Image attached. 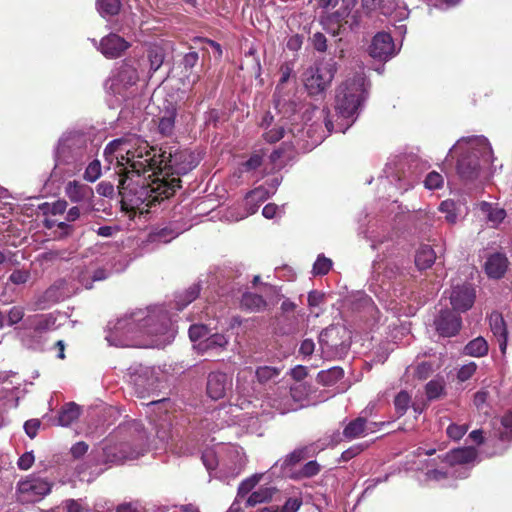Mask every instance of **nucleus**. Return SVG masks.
Returning <instances> with one entry per match:
<instances>
[{
    "label": "nucleus",
    "instance_id": "1",
    "mask_svg": "<svg viewBox=\"0 0 512 512\" xmlns=\"http://www.w3.org/2000/svg\"><path fill=\"white\" fill-rule=\"evenodd\" d=\"M103 156L118 169L122 202L141 211L142 205L148 207L167 199L180 187L179 178L166 176L185 175L199 163L198 156L191 151L160 152L136 135L110 141Z\"/></svg>",
    "mask_w": 512,
    "mask_h": 512
},
{
    "label": "nucleus",
    "instance_id": "2",
    "mask_svg": "<svg viewBox=\"0 0 512 512\" xmlns=\"http://www.w3.org/2000/svg\"><path fill=\"white\" fill-rule=\"evenodd\" d=\"M175 329L163 308L138 310L109 323L106 340L116 347H165L175 337Z\"/></svg>",
    "mask_w": 512,
    "mask_h": 512
},
{
    "label": "nucleus",
    "instance_id": "3",
    "mask_svg": "<svg viewBox=\"0 0 512 512\" xmlns=\"http://www.w3.org/2000/svg\"><path fill=\"white\" fill-rule=\"evenodd\" d=\"M369 83L363 72L348 77L337 89L335 99V121L326 118L325 126L329 133L346 130L356 121L359 111L367 98Z\"/></svg>",
    "mask_w": 512,
    "mask_h": 512
},
{
    "label": "nucleus",
    "instance_id": "4",
    "mask_svg": "<svg viewBox=\"0 0 512 512\" xmlns=\"http://www.w3.org/2000/svg\"><path fill=\"white\" fill-rule=\"evenodd\" d=\"M461 152L457 172L465 182L477 179L485 165L493 162V151L488 140L483 136L461 138L450 149Z\"/></svg>",
    "mask_w": 512,
    "mask_h": 512
},
{
    "label": "nucleus",
    "instance_id": "5",
    "mask_svg": "<svg viewBox=\"0 0 512 512\" xmlns=\"http://www.w3.org/2000/svg\"><path fill=\"white\" fill-rule=\"evenodd\" d=\"M90 158L87 137L78 132L64 134L55 153V169L66 175H74Z\"/></svg>",
    "mask_w": 512,
    "mask_h": 512
},
{
    "label": "nucleus",
    "instance_id": "6",
    "mask_svg": "<svg viewBox=\"0 0 512 512\" xmlns=\"http://www.w3.org/2000/svg\"><path fill=\"white\" fill-rule=\"evenodd\" d=\"M336 70V63L333 60L309 67L303 74V82L308 93L317 95L323 92L331 84Z\"/></svg>",
    "mask_w": 512,
    "mask_h": 512
},
{
    "label": "nucleus",
    "instance_id": "7",
    "mask_svg": "<svg viewBox=\"0 0 512 512\" xmlns=\"http://www.w3.org/2000/svg\"><path fill=\"white\" fill-rule=\"evenodd\" d=\"M319 343L324 353L333 357H342L350 347L349 331L345 327L331 326L321 332Z\"/></svg>",
    "mask_w": 512,
    "mask_h": 512
},
{
    "label": "nucleus",
    "instance_id": "8",
    "mask_svg": "<svg viewBox=\"0 0 512 512\" xmlns=\"http://www.w3.org/2000/svg\"><path fill=\"white\" fill-rule=\"evenodd\" d=\"M137 80V70L128 64H123L113 72L112 76L106 82V88L114 95L126 99L132 95V88Z\"/></svg>",
    "mask_w": 512,
    "mask_h": 512
},
{
    "label": "nucleus",
    "instance_id": "9",
    "mask_svg": "<svg viewBox=\"0 0 512 512\" xmlns=\"http://www.w3.org/2000/svg\"><path fill=\"white\" fill-rule=\"evenodd\" d=\"M477 456V452L474 448H460L455 449L452 452L446 454L444 457L437 456L436 458L431 459V468L427 467L426 476L430 480H441L445 478L446 472L441 469L434 468L437 461L439 460L441 463H449L450 465L469 463L473 461Z\"/></svg>",
    "mask_w": 512,
    "mask_h": 512
},
{
    "label": "nucleus",
    "instance_id": "10",
    "mask_svg": "<svg viewBox=\"0 0 512 512\" xmlns=\"http://www.w3.org/2000/svg\"><path fill=\"white\" fill-rule=\"evenodd\" d=\"M130 382L135 393L144 398L158 389V371L154 367L139 365L131 372Z\"/></svg>",
    "mask_w": 512,
    "mask_h": 512
},
{
    "label": "nucleus",
    "instance_id": "11",
    "mask_svg": "<svg viewBox=\"0 0 512 512\" xmlns=\"http://www.w3.org/2000/svg\"><path fill=\"white\" fill-rule=\"evenodd\" d=\"M310 393V386L305 382L296 381L288 392H285L280 399H272L271 406L280 414H285L289 411L298 408L297 403L306 399Z\"/></svg>",
    "mask_w": 512,
    "mask_h": 512
},
{
    "label": "nucleus",
    "instance_id": "12",
    "mask_svg": "<svg viewBox=\"0 0 512 512\" xmlns=\"http://www.w3.org/2000/svg\"><path fill=\"white\" fill-rule=\"evenodd\" d=\"M52 484L38 477H27L17 485L19 499L23 502H36L50 493Z\"/></svg>",
    "mask_w": 512,
    "mask_h": 512
},
{
    "label": "nucleus",
    "instance_id": "13",
    "mask_svg": "<svg viewBox=\"0 0 512 512\" xmlns=\"http://www.w3.org/2000/svg\"><path fill=\"white\" fill-rule=\"evenodd\" d=\"M146 450L147 445L145 443L141 444L137 449H132L128 443L105 445L103 448L105 462L113 464L134 460L143 455Z\"/></svg>",
    "mask_w": 512,
    "mask_h": 512
},
{
    "label": "nucleus",
    "instance_id": "14",
    "mask_svg": "<svg viewBox=\"0 0 512 512\" xmlns=\"http://www.w3.org/2000/svg\"><path fill=\"white\" fill-rule=\"evenodd\" d=\"M437 333L442 337H453L461 329V317L449 309L441 310L434 320Z\"/></svg>",
    "mask_w": 512,
    "mask_h": 512
},
{
    "label": "nucleus",
    "instance_id": "15",
    "mask_svg": "<svg viewBox=\"0 0 512 512\" xmlns=\"http://www.w3.org/2000/svg\"><path fill=\"white\" fill-rule=\"evenodd\" d=\"M304 132L300 127L290 129L285 132L282 126L274 127L263 134V137L268 143H275L282 138H286L285 145L291 148L301 149L304 145L301 143Z\"/></svg>",
    "mask_w": 512,
    "mask_h": 512
},
{
    "label": "nucleus",
    "instance_id": "16",
    "mask_svg": "<svg viewBox=\"0 0 512 512\" xmlns=\"http://www.w3.org/2000/svg\"><path fill=\"white\" fill-rule=\"evenodd\" d=\"M396 53L393 39L389 33H377L369 47V54L378 60H388Z\"/></svg>",
    "mask_w": 512,
    "mask_h": 512
},
{
    "label": "nucleus",
    "instance_id": "17",
    "mask_svg": "<svg viewBox=\"0 0 512 512\" xmlns=\"http://www.w3.org/2000/svg\"><path fill=\"white\" fill-rule=\"evenodd\" d=\"M232 389V378L222 372H212L207 380V394L210 398L218 400L224 398Z\"/></svg>",
    "mask_w": 512,
    "mask_h": 512
},
{
    "label": "nucleus",
    "instance_id": "18",
    "mask_svg": "<svg viewBox=\"0 0 512 512\" xmlns=\"http://www.w3.org/2000/svg\"><path fill=\"white\" fill-rule=\"evenodd\" d=\"M475 300V292L470 285H456L450 294V304L455 311L464 312L469 310Z\"/></svg>",
    "mask_w": 512,
    "mask_h": 512
},
{
    "label": "nucleus",
    "instance_id": "19",
    "mask_svg": "<svg viewBox=\"0 0 512 512\" xmlns=\"http://www.w3.org/2000/svg\"><path fill=\"white\" fill-rule=\"evenodd\" d=\"M243 405H244V402L241 404L221 407V408L216 409L213 412H211L209 419L220 420V423L215 424V426L212 427L211 430H215V428L221 429L225 425L236 424V423H239L240 421H242L244 414H238L236 412L239 409H241V410L244 409L245 407Z\"/></svg>",
    "mask_w": 512,
    "mask_h": 512
},
{
    "label": "nucleus",
    "instance_id": "20",
    "mask_svg": "<svg viewBox=\"0 0 512 512\" xmlns=\"http://www.w3.org/2000/svg\"><path fill=\"white\" fill-rule=\"evenodd\" d=\"M129 43L121 36L111 33L102 38L99 44L100 52L107 58H117L127 50Z\"/></svg>",
    "mask_w": 512,
    "mask_h": 512
},
{
    "label": "nucleus",
    "instance_id": "21",
    "mask_svg": "<svg viewBox=\"0 0 512 512\" xmlns=\"http://www.w3.org/2000/svg\"><path fill=\"white\" fill-rule=\"evenodd\" d=\"M65 195L68 199L77 204L87 205L89 207L94 195L93 189L78 181H70L65 187Z\"/></svg>",
    "mask_w": 512,
    "mask_h": 512
},
{
    "label": "nucleus",
    "instance_id": "22",
    "mask_svg": "<svg viewBox=\"0 0 512 512\" xmlns=\"http://www.w3.org/2000/svg\"><path fill=\"white\" fill-rule=\"evenodd\" d=\"M378 428L376 422H368L363 417H358L349 422L343 430V435L347 439H355L365 437L370 433H374Z\"/></svg>",
    "mask_w": 512,
    "mask_h": 512
},
{
    "label": "nucleus",
    "instance_id": "23",
    "mask_svg": "<svg viewBox=\"0 0 512 512\" xmlns=\"http://www.w3.org/2000/svg\"><path fill=\"white\" fill-rule=\"evenodd\" d=\"M509 265V260L504 253L496 252L491 254L485 262V272L489 278H502Z\"/></svg>",
    "mask_w": 512,
    "mask_h": 512
},
{
    "label": "nucleus",
    "instance_id": "24",
    "mask_svg": "<svg viewBox=\"0 0 512 512\" xmlns=\"http://www.w3.org/2000/svg\"><path fill=\"white\" fill-rule=\"evenodd\" d=\"M228 456L229 461L227 463H223V466L228 470V476L236 477L246 465L245 454L242 448L231 446L228 448Z\"/></svg>",
    "mask_w": 512,
    "mask_h": 512
},
{
    "label": "nucleus",
    "instance_id": "25",
    "mask_svg": "<svg viewBox=\"0 0 512 512\" xmlns=\"http://www.w3.org/2000/svg\"><path fill=\"white\" fill-rule=\"evenodd\" d=\"M229 340L224 334L215 333L213 335H210L203 340H201L199 343H197L194 347L204 353L208 351H219L226 348L228 345Z\"/></svg>",
    "mask_w": 512,
    "mask_h": 512
},
{
    "label": "nucleus",
    "instance_id": "26",
    "mask_svg": "<svg viewBox=\"0 0 512 512\" xmlns=\"http://www.w3.org/2000/svg\"><path fill=\"white\" fill-rule=\"evenodd\" d=\"M28 326L36 333H44L56 329V317L53 314H41L28 318Z\"/></svg>",
    "mask_w": 512,
    "mask_h": 512
},
{
    "label": "nucleus",
    "instance_id": "27",
    "mask_svg": "<svg viewBox=\"0 0 512 512\" xmlns=\"http://www.w3.org/2000/svg\"><path fill=\"white\" fill-rule=\"evenodd\" d=\"M270 197L266 186H259L250 191L245 197L246 215L254 214L259 206Z\"/></svg>",
    "mask_w": 512,
    "mask_h": 512
},
{
    "label": "nucleus",
    "instance_id": "28",
    "mask_svg": "<svg viewBox=\"0 0 512 512\" xmlns=\"http://www.w3.org/2000/svg\"><path fill=\"white\" fill-rule=\"evenodd\" d=\"M489 345L485 338L479 336L469 341L463 348V355L470 357H484L488 354Z\"/></svg>",
    "mask_w": 512,
    "mask_h": 512
},
{
    "label": "nucleus",
    "instance_id": "29",
    "mask_svg": "<svg viewBox=\"0 0 512 512\" xmlns=\"http://www.w3.org/2000/svg\"><path fill=\"white\" fill-rule=\"evenodd\" d=\"M436 260L435 251L428 245L421 246L415 255V264L418 269L425 270L430 268Z\"/></svg>",
    "mask_w": 512,
    "mask_h": 512
},
{
    "label": "nucleus",
    "instance_id": "30",
    "mask_svg": "<svg viewBox=\"0 0 512 512\" xmlns=\"http://www.w3.org/2000/svg\"><path fill=\"white\" fill-rule=\"evenodd\" d=\"M81 413V408L74 402L67 403L63 406L58 416V424L60 426H69L76 421Z\"/></svg>",
    "mask_w": 512,
    "mask_h": 512
},
{
    "label": "nucleus",
    "instance_id": "31",
    "mask_svg": "<svg viewBox=\"0 0 512 512\" xmlns=\"http://www.w3.org/2000/svg\"><path fill=\"white\" fill-rule=\"evenodd\" d=\"M478 208L481 211V213L487 218V220L491 222L494 226L501 223L506 216V212L504 209L493 207L492 204L485 201L481 202L478 205Z\"/></svg>",
    "mask_w": 512,
    "mask_h": 512
},
{
    "label": "nucleus",
    "instance_id": "32",
    "mask_svg": "<svg viewBox=\"0 0 512 512\" xmlns=\"http://www.w3.org/2000/svg\"><path fill=\"white\" fill-rule=\"evenodd\" d=\"M176 118V109L174 107L168 108L160 117L158 123V130L163 136H170L174 131Z\"/></svg>",
    "mask_w": 512,
    "mask_h": 512
},
{
    "label": "nucleus",
    "instance_id": "33",
    "mask_svg": "<svg viewBox=\"0 0 512 512\" xmlns=\"http://www.w3.org/2000/svg\"><path fill=\"white\" fill-rule=\"evenodd\" d=\"M439 211L445 214V219L450 224H455L461 213V205L454 200H444L439 205Z\"/></svg>",
    "mask_w": 512,
    "mask_h": 512
},
{
    "label": "nucleus",
    "instance_id": "34",
    "mask_svg": "<svg viewBox=\"0 0 512 512\" xmlns=\"http://www.w3.org/2000/svg\"><path fill=\"white\" fill-rule=\"evenodd\" d=\"M241 305L252 312H259L265 309L266 301L258 294L245 293L242 296Z\"/></svg>",
    "mask_w": 512,
    "mask_h": 512
},
{
    "label": "nucleus",
    "instance_id": "35",
    "mask_svg": "<svg viewBox=\"0 0 512 512\" xmlns=\"http://www.w3.org/2000/svg\"><path fill=\"white\" fill-rule=\"evenodd\" d=\"M275 492V488L272 487H260L257 491H254L246 500V504L249 507H253L257 504L268 502L272 499Z\"/></svg>",
    "mask_w": 512,
    "mask_h": 512
},
{
    "label": "nucleus",
    "instance_id": "36",
    "mask_svg": "<svg viewBox=\"0 0 512 512\" xmlns=\"http://www.w3.org/2000/svg\"><path fill=\"white\" fill-rule=\"evenodd\" d=\"M308 448H299L294 450L293 452L289 453L285 456V458L277 461L273 468H276L278 465L281 466V469L288 468L290 466L295 465L296 463L300 462L307 456Z\"/></svg>",
    "mask_w": 512,
    "mask_h": 512
},
{
    "label": "nucleus",
    "instance_id": "37",
    "mask_svg": "<svg viewBox=\"0 0 512 512\" xmlns=\"http://www.w3.org/2000/svg\"><path fill=\"white\" fill-rule=\"evenodd\" d=\"M489 325H490L493 335L496 338L501 337V336H507L508 332H507L506 324L503 319V316L499 312L494 311L490 314Z\"/></svg>",
    "mask_w": 512,
    "mask_h": 512
},
{
    "label": "nucleus",
    "instance_id": "38",
    "mask_svg": "<svg viewBox=\"0 0 512 512\" xmlns=\"http://www.w3.org/2000/svg\"><path fill=\"white\" fill-rule=\"evenodd\" d=\"M433 372V366L429 362H420L407 368V373L412 374L419 380H424Z\"/></svg>",
    "mask_w": 512,
    "mask_h": 512
},
{
    "label": "nucleus",
    "instance_id": "39",
    "mask_svg": "<svg viewBox=\"0 0 512 512\" xmlns=\"http://www.w3.org/2000/svg\"><path fill=\"white\" fill-rule=\"evenodd\" d=\"M200 293V287L198 284H193L187 291L182 295L176 297V304L178 309L181 310L186 307L189 303L195 300Z\"/></svg>",
    "mask_w": 512,
    "mask_h": 512
},
{
    "label": "nucleus",
    "instance_id": "40",
    "mask_svg": "<svg viewBox=\"0 0 512 512\" xmlns=\"http://www.w3.org/2000/svg\"><path fill=\"white\" fill-rule=\"evenodd\" d=\"M96 5L101 15H115L120 10L119 0H97Z\"/></svg>",
    "mask_w": 512,
    "mask_h": 512
},
{
    "label": "nucleus",
    "instance_id": "41",
    "mask_svg": "<svg viewBox=\"0 0 512 512\" xmlns=\"http://www.w3.org/2000/svg\"><path fill=\"white\" fill-rule=\"evenodd\" d=\"M489 392L485 389L479 390L475 393L473 398V404L476 407V409L484 414H488L489 411Z\"/></svg>",
    "mask_w": 512,
    "mask_h": 512
},
{
    "label": "nucleus",
    "instance_id": "42",
    "mask_svg": "<svg viewBox=\"0 0 512 512\" xmlns=\"http://www.w3.org/2000/svg\"><path fill=\"white\" fill-rule=\"evenodd\" d=\"M262 474H254L251 477L243 480L238 487L237 497H244L247 495L261 480Z\"/></svg>",
    "mask_w": 512,
    "mask_h": 512
},
{
    "label": "nucleus",
    "instance_id": "43",
    "mask_svg": "<svg viewBox=\"0 0 512 512\" xmlns=\"http://www.w3.org/2000/svg\"><path fill=\"white\" fill-rule=\"evenodd\" d=\"M101 176V163L99 160H93L88 164L84 172V179L88 182H95Z\"/></svg>",
    "mask_w": 512,
    "mask_h": 512
},
{
    "label": "nucleus",
    "instance_id": "44",
    "mask_svg": "<svg viewBox=\"0 0 512 512\" xmlns=\"http://www.w3.org/2000/svg\"><path fill=\"white\" fill-rule=\"evenodd\" d=\"M411 402V397L406 391H401L397 394L394 400L396 412L401 416L403 415Z\"/></svg>",
    "mask_w": 512,
    "mask_h": 512
},
{
    "label": "nucleus",
    "instance_id": "45",
    "mask_svg": "<svg viewBox=\"0 0 512 512\" xmlns=\"http://www.w3.org/2000/svg\"><path fill=\"white\" fill-rule=\"evenodd\" d=\"M41 208L45 214H51L53 216L63 214L67 208V202L65 200H58L54 203H44Z\"/></svg>",
    "mask_w": 512,
    "mask_h": 512
},
{
    "label": "nucleus",
    "instance_id": "46",
    "mask_svg": "<svg viewBox=\"0 0 512 512\" xmlns=\"http://www.w3.org/2000/svg\"><path fill=\"white\" fill-rule=\"evenodd\" d=\"M477 367V364L473 361L462 365L457 371V379L460 382L469 380L475 374Z\"/></svg>",
    "mask_w": 512,
    "mask_h": 512
},
{
    "label": "nucleus",
    "instance_id": "47",
    "mask_svg": "<svg viewBox=\"0 0 512 512\" xmlns=\"http://www.w3.org/2000/svg\"><path fill=\"white\" fill-rule=\"evenodd\" d=\"M332 267V261L324 256H318L313 265V273L315 275H325Z\"/></svg>",
    "mask_w": 512,
    "mask_h": 512
},
{
    "label": "nucleus",
    "instance_id": "48",
    "mask_svg": "<svg viewBox=\"0 0 512 512\" xmlns=\"http://www.w3.org/2000/svg\"><path fill=\"white\" fill-rule=\"evenodd\" d=\"M501 425L504 430L500 432V438L502 440L512 439V410L503 415L501 418Z\"/></svg>",
    "mask_w": 512,
    "mask_h": 512
},
{
    "label": "nucleus",
    "instance_id": "49",
    "mask_svg": "<svg viewBox=\"0 0 512 512\" xmlns=\"http://www.w3.org/2000/svg\"><path fill=\"white\" fill-rule=\"evenodd\" d=\"M208 335V329L205 325L202 324H195L190 326L189 328V337L192 342H200L204 338H206Z\"/></svg>",
    "mask_w": 512,
    "mask_h": 512
},
{
    "label": "nucleus",
    "instance_id": "50",
    "mask_svg": "<svg viewBox=\"0 0 512 512\" xmlns=\"http://www.w3.org/2000/svg\"><path fill=\"white\" fill-rule=\"evenodd\" d=\"M279 373H280L279 369H277L275 367L264 366V367H259L256 370V377L260 382H266L272 378L277 377L279 375Z\"/></svg>",
    "mask_w": 512,
    "mask_h": 512
},
{
    "label": "nucleus",
    "instance_id": "51",
    "mask_svg": "<svg viewBox=\"0 0 512 512\" xmlns=\"http://www.w3.org/2000/svg\"><path fill=\"white\" fill-rule=\"evenodd\" d=\"M444 182L443 176L438 172H430L424 181V185L427 189L433 190L442 187Z\"/></svg>",
    "mask_w": 512,
    "mask_h": 512
},
{
    "label": "nucleus",
    "instance_id": "52",
    "mask_svg": "<svg viewBox=\"0 0 512 512\" xmlns=\"http://www.w3.org/2000/svg\"><path fill=\"white\" fill-rule=\"evenodd\" d=\"M179 233L180 232H174L172 230L165 228L155 234L150 235V239L152 242L168 243L172 239H174Z\"/></svg>",
    "mask_w": 512,
    "mask_h": 512
},
{
    "label": "nucleus",
    "instance_id": "53",
    "mask_svg": "<svg viewBox=\"0 0 512 512\" xmlns=\"http://www.w3.org/2000/svg\"><path fill=\"white\" fill-rule=\"evenodd\" d=\"M444 386L442 382L438 380H431L426 385V394L428 399H436L438 398L442 392H443Z\"/></svg>",
    "mask_w": 512,
    "mask_h": 512
},
{
    "label": "nucleus",
    "instance_id": "54",
    "mask_svg": "<svg viewBox=\"0 0 512 512\" xmlns=\"http://www.w3.org/2000/svg\"><path fill=\"white\" fill-rule=\"evenodd\" d=\"M466 425L450 424L447 428V435L453 440H459L467 432Z\"/></svg>",
    "mask_w": 512,
    "mask_h": 512
},
{
    "label": "nucleus",
    "instance_id": "55",
    "mask_svg": "<svg viewBox=\"0 0 512 512\" xmlns=\"http://www.w3.org/2000/svg\"><path fill=\"white\" fill-rule=\"evenodd\" d=\"M320 471V465L316 461H309L301 469V475L303 477H312L318 474Z\"/></svg>",
    "mask_w": 512,
    "mask_h": 512
},
{
    "label": "nucleus",
    "instance_id": "56",
    "mask_svg": "<svg viewBox=\"0 0 512 512\" xmlns=\"http://www.w3.org/2000/svg\"><path fill=\"white\" fill-rule=\"evenodd\" d=\"M202 460L208 470H214L219 465L212 450L205 451L202 455Z\"/></svg>",
    "mask_w": 512,
    "mask_h": 512
},
{
    "label": "nucleus",
    "instance_id": "57",
    "mask_svg": "<svg viewBox=\"0 0 512 512\" xmlns=\"http://www.w3.org/2000/svg\"><path fill=\"white\" fill-rule=\"evenodd\" d=\"M30 273L25 270H15L9 277V280L16 285L24 284L28 281Z\"/></svg>",
    "mask_w": 512,
    "mask_h": 512
},
{
    "label": "nucleus",
    "instance_id": "58",
    "mask_svg": "<svg viewBox=\"0 0 512 512\" xmlns=\"http://www.w3.org/2000/svg\"><path fill=\"white\" fill-rule=\"evenodd\" d=\"M40 425H41V423L38 419H30L25 422L24 430H25L26 434L31 439H33L37 435Z\"/></svg>",
    "mask_w": 512,
    "mask_h": 512
},
{
    "label": "nucleus",
    "instance_id": "59",
    "mask_svg": "<svg viewBox=\"0 0 512 512\" xmlns=\"http://www.w3.org/2000/svg\"><path fill=\"white\" fill-rule=\"evenodd\" d=\"M302 505L299 498H289L285 504L279 508L280 512H297Z\"/></svg>",
    "mask_w": 512,
    "mask_h": 512
},
{
    "label": "nucleus",
    "instance_id": "60",
    "mask_svg": "<svg viewBox=\"0 0 512 512\" xmlns=\"http://www.w3.org/2000/svg\"><path fill=\"white\" fill-rule=\"evenodd\" d=\"M314 48L319 52H324L327 49V40L324 34L317 32L312 37Z\"/></svg>",
    "mask_w": 512,
    "mask_h": 512
},
{
    "label": "nucleus",
    "instance_id": "61",
    "mask_svg": "<svg viewBox=\"0 0 512 512\" xmlns=\"http://www.w3.org/2000/svg\"><path fill=\"white\" fill-rule=\"evenodd\" d=\"M34 455L32 452H26L24 453L19 459H18V467L21 470H28L34 463Z\"/></svg>",
    "mask_w": 512,
    "mask_h": 512
},
{
    "label": "nucleus",
    "instance_id": "62",
    "mask_svg": "<svg viewBox=\"0 0 512 512\" xmlns=\"http://www.w3.org/2000/svg\"><path fill=\"white\" fill-rule=\"evenodd\" d=\"M262 163V156L254 153L251 157L243 164L246 171L256 170Z\"/></svg>",
    "mask_w": 512,
    "mask_h": 512
},
{
    "label": "nucleus",
    "instance_id": "63",
    "mask_svg": "<svg viewBox=\"0 0 512 512\" xmlns=\"http://www.w3.org/2000/svg\"><path fill=\"white\" fill-rule=\"evenodd\" d=\"M96 191L101 196L111 197L114 194V185L110 182L102 181L97 185Z\"/></svg>",
    "mask_w": 512,
    "mask_h": 512
},
{
    "label": "nucleus",
    "instance_id": "64",
    "mask_svg": "<svg viewBox=\"0 0 512 512\" xmlns=\"http://www.w3.org/2000/svg\"><path fill=\"white\" fill-rule=\"evenodd\" d=\"M24 316L23 309L21 307H12L8 313V322L10 325H14L22 320Z\"/></svg>",
    "mask_w": 512,
    "mask_h": 512
}]
</instances>
